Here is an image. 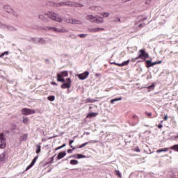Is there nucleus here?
Wrapping results in <instances>:
<instances>
[{"mask_svg":"<svg viewBox=\"0 0 178 178\" xmlns=\"http://www.w3.org/2000/svg\"><path fill=\"white\" fill-rule=\"evenodd\" d=\"M45 16H47L49 19H51V20H54L55 22H58L60 23L62 22V17L58 15V14L55 13L54 12H49L47 14L44 15H40L39 19L41 20H43V22H47V17Z\"/></svg>","mask_w":178,"mask_h":178,"instance_id":"1","label":"nucleus"},{"mask_svg":"<svg viewBox=\"0 0 178 178\" xmlns=\"http://www.w3.org/2000/svg\"><path fill=\"white\" fill-rule=\"evenodd\" d=\"M69 72L67 71H63L60 73L57 74V81L60 83H65V79L63 77H67Z\"/></svg>","mask_w":178,"mask_h":178,"instance_id":"2","label":"nucleus"},{"mask_svg":"<svg viewBox=\"0 0 178 178\" xmlns=\"http://www.w3.org/2000/svg\"><path fill=\"white\" fill-rule=\"evenodd\" d=\"M139 55L138 57H136V59H143V60H145V59H148L149 58V55L148 53L145 52V49H143L139 50Z\"/></svg>","mask_w":178,"mask_h":178,"instance_id":"3","label":"nucleus"},{"mask_svg":"<svg viewBox=\"0 0 178 178\" xmlns=\"http://www.w3.org/2000/svg\"><path fill=\"white\" fill-rule=\"evenodd\" d=\"M21 112L22 115H25L26 116H27L29 115H34V113H35V110L24 108L22 109Z\"/></svg>","mask_w":178,"mask_h":178,"instance_id":"4","label":"nucleus"},{"mask_svg":"<svg viewBox=\"0 0 178 178\" xmlns=\"http://www.w3.org/2000/svg\"><path fill=\"white\" fill-rule=\"evenodd\" d=\"M66 81V83H63L60 86L63 90H65V88H70V87H72V79H70V78H67Z\"/></svg>","mask_w":178,"mask_h":178,"instance_id":"5","label":"nucleus"},{"mask_svg":"<svg viewBox=\"0 0 178 178\" xmlns=\"http://www.w3.org/2000/svg\"><path fill=\"white\" fill-rule=\"evenodd\" d=\"M6 139L3 136V134H0V148H6Z\"/></svg>","mask_w":178,"mask_h":178,"instance_id":"6","label":"nucleus"},{"mask_svg":"<svg viewBox=\"0 0 178 178\" xmlns=\"http://www.w3.org/2000/svg\"><path fill=\"white\" fill-rule=\"evenodd\" d=\"M44 30H51V31H56L57 33H66L65 29H58V28H55V27H49V26H47Z\"/></svg>","mask_w":178,"mask_h":178,"instance_id":"7","label":"nucleus"},{"mask_svg":"<svg viewBox=\"0 0 178 178\" xmlns=\"http://www.w3.org/2000/svg\"><path fill=\"white\" fill-rule=\"evenodd\" d=\"M90 75V72L88 71H86L82 74H79L78 75V78L79 80H86Z\"/></svg>","mask_w":178,"mask_h":178,"instance_id":"8","label":"nucleus"},{"mask_svg":"<svg viewBox=\"0 0 178 178\" xmlns=\"http://www.w3.org/2000/svg\"><path fill=\"white\" fill-rule=\"evenodd\" d=\"M130 63V60L124 61L122 63H118L115 62L111 63V65H115V66H119L120 67H123V66H127Z\"/></svg>","mask_w":178,"mask_h":178,"instance_id":"9","label":"nucleus"},{"mask_svg":"<svg viewBox=\"0 0 178 178\" xmlns=\"http://www.w3.org/2000/svg\"><path fill=\"white\" fill-rule=\"evenodd\" d=\"M66 22L67 23H71L72 24H81V22L73 18H69L68 19H66Z\"/></svg>","mask_w":178,"mask_h":178,"instance_id":"10","label":"nucleus"},{"mask_svg":"<svg viewBox=\"0 0 178 178\" xmlns=\"http://www.w3.org/2000/svg\"><path fill=\"white\" fill-rule=\"evenodd\" d=\"M37 159H38V156H36L31 163V164L26 168V171L29 170V169H31L34 165H35V162H37Z\"/></svg>","mask_w":178,"mask_h":178,"instance_id":"11","label":"nucleus"},{"mask_svg":"<svg viewBox=\"0 0 178 178\" xmlns=\"http://www.w3.org/2000/svg\"><path fill=\"white\" fill-rule=\"evenodd\" d=\"M105 29L104 28H94V29H89V33H98V31H104Z\"/></svg>","mask_w":178,"mask_h":178,"instance_id":"12","label":"nucleus"},{"mask_svg":"<svg viewBox=\"0 0 178 178\" xmlns=\"http://www.w3.org/2000/svg\"><path fill=\"white\" fill-rule=\"evenodd\" d=\"M87 20H89L91 22V23H96L97 17H93L92 15H88L86 17Z\"/></svg>","mask_w":178,"mask_h":178,"instance_id":"13","label":"nucleus"},{"mask_svg":"<svg viewBox=\"0 0 178 178\" xmlns=\"http://www.w3.org/2000/svg\"><path fill=\"white\" fill-rule=\"evenodd\" d=\"M65 156H66V152H59L57 156V159L59 161L60 159H62V158H65Z\"/></svg>","mask_w":178,"mask_h":178,"instance_id":"14","label":"nucleus"},{"mask_svg":"<svg viewBox=\"0 0 178 178\" xmlns=\"http://www.w3.org/2000/svg\"><path fill=\"white\" fill-rule=\"evenodd\" d=\"M169 149H170V148H169V147L160 149L156 150V153L160 154V152H168V151H169Z\"/></svg>","mask_w":178,"mask_h":178,"instance_id":"15","label":"nucleus"},{"mask_svg":"<svg viewBox=\"0 0 178 178\" xmlns=\"http://www.w3.org/2000/svg\"><path fill=\"white\" fill-rule=\"evenodd\" d=\"M4 9L8 12V13H13V10L10 9L9 6H4Z\"/></svg>","mask_w":178,"mask_h":178,"instance_id":"16","label":"nucleus"},{"mask_svg":"<svg viewBox=\"0 0 178 178\" xmlns=\"http://www.w3.org/2000/svg\"><path fill=\"white\" fill-rule=\"evenodd\" d=\"M99 18H96V23H97V24H101V23H104V18H102V17H99Z\"/></svg>","mask_w":178,"mask_h":178,"instance_id":"17","label":"nucleus"},{"mask_svg":"<svg viewBox=\"0 0 178 178\" xmlns=\"http://www.w3.org/2000/svg\"><path fill=\"white\" fill-rule=\"evenodd\" d=\"M118 101H122V97H118V98H115V99H113L110 101L111 104H115V102H118Z\"/></svg>","mask_w":178,"mask_h":178,"instance_id":"18","label":"nucleus"},{"mask_svg":"<svg viewBox=\"0 0 178 178\" xmlns=\"http://www.w3.org/2000/svg\"><path fill=\"white\" fill-rule=\"evenodd\" d=\"M97 115H98V113H89L86 118H89L90 119H91V118H95V116H97Z\"/></svg>","mask_w":178,"mask_h":178,"instance_id":"19","label":"nucleus"},{"mask_svg":"<svg viewBox=\"0 0 178 178\" xmlns=\"http://www.w3.org/2000/svg\"><path fill=\"white\" fill-rule=\"evenodd\" d=\"M151 62H152V60H147L145 61V63H146V67H147V69H149V67H151L152 65H151Z\"/></svg>","mask_w":178,"mask_h":178,"instance_id":"20","label":"nucleus"},{"mask_svg":"<svg viewBox=\"0 0 178 178\" xmlns=\"http://www.w3.org/2000/svg\"><path fill=\"white\" fill-rule=\"evenodd\" d=\"M170 149H172L173 151H176L178 152V145H174L171 147H170Z\"/></svg>","mask_w":178,"mask_h":178,"instance_id":"21","label":"nucleus"},{"mask_svg":"<svg viewBox=\"0 0 178 178\" xmlns=\"http://www.w3.org/2000/svg\"><path fill=\"white\" fill-rule=\"evenodd\" d=\"M41 152V145H36V154H40Z\"/></svg>","mask_w":178,"mask_h":178,"instance_id":"22","label":"nucleus"},{"mask_svg":"<svg viewBox=\"0 0 178 178\" xmlns=\"http://www.w3.org/2000/svg\"><path fill=\"white\" fill-rule=\"evenodd\" d=\"M29 137V135L28 134H24L22 136V141H27V138Z\"/></svg>","mask_w":178,"mask_h":178,"instance_id":"23","label":"nucleus"},{"mask_svg":"<svg viewBox=\"0 0 178 178\" xmlns=\"http://www.w3.org/2000/svg\"><path fill=\"white\" fill-rule=\"evenodd\" d=\"M74 143V140H70L69 145L71 148H73V149H76V147H73V145H72V144Z\"/></svg>","mask_w":178,"mask_h":178,"instance_id":"24","label":"nucleus"},{"mask_svg":"<svg viewBox=\"0 0 178 178\" xmlns=\"http://www.w3.org/2000/svg\"><path fill=\"white\" fill-rule=\"evenodd\" d=\"M47 99H48V101H51V102L55 101V96H54V95L49 96L47 97Z\"/></svg>","mask_w":178,"mask_h":178,"instance_id":"25","label":"nucleus"},{"mask_svg":"<svg viewBox=\"0 0 178 178\" xmlns=\"http://www.w3.org/2000/svg\"><path fill=\"white\" fill-rule=\"evenodd\" d=\"M70 163H71V165H77L79 163V161H77V160H71Z\"/></svg>","mask_w":178,"mask_h":178,"instance_id":"26","label":"nucleus"},{"mask_svg":"<svg viewBox=\"0 0 178 178\" xmlns=\"http://www.w3.org/2000/svg\"><path fill=\"white\" fill-rule=\"evenodd\" d=\"M115 175L116 176H118V177L122 178V174L120 173V171L115 170Z\"/></svg>","mask_w":178,"mask_h":178,"instance_id":"27","label":"nucleus"},{"mask_svg":"<svg viewBox=\"0 0 178 178\" xmlns=\"http://www.w3.org/2000/svg\"><path fill=\"white\" fill-rule=\"evenodd\" d=\"M109 13H102V16H103V17H109Z\"/></svg>","mask_w":178,"mask_h":178,"instance_id":"28","label":"nucleus"},{"mask_svg":"<svg viewBox=\"0 0 178 178\" xmlns=\"http://www.w3.org/2000/svg\"><path fill=\"white\" fill-rule=\"evenodd\" d=\"M81 158H86V156H84L83 154H76L77 159H81Z\"/></svg>","mask_w":178,"mask_h":178,"instance_id":"29","label":"nucleus"},{"mask_svg":"<svg viewBox=\"0 0 178 178\" xmlns=\"http://www.w3.org/2000/svg\"><path fill=\"white\" fill-rule=\"evenodd\" d=\"M145 114L146 115V116H148V118L152 119V113L145 112Z\"/></svg>","mask_w":178,"mask_h":178,"instance_id":"30","label":"nucleus"},{"mask_svg":"<svg viewBox=\"0 0 178 178\" xmlns=\"http://www.w3.org/2000/svg\"><path fill=\"white\" fill-rule=\"evenodd\" d=\"M133 151H135L136 152H140V149L138 146L133 149Z\"/></svg>","mask_w":178,"mask_h":178,"instance_id":"31","label":"nucleus"},{"mask_svg":"<svg viewBox=\"0 0 178 178\" xmlns=\"http://www.w3.org/2000/svg\"><path fill=\"white\" fill-rule=\"evenodd\" d=\"M73 6H76V7L81 8V7H83V5H82V4H80V3H74L73 4Z\"/></svg>","mask_w":178,"mask_h":178,"instance_id":"32","label":"nucleus"},{"mask_svg":"<svg viewBox=\"0 0 178 178\" xmlns=\"http://www.w3.org/2000/svg\"><path fill=\"white\" fill-rule=\"evenodd\" d=\"M88 144V142H86L82 145H81L80 146L78 147V148H83V147H86V145H87Z\"/></svg>","mask_w":178,"mask_h":178,"instance_id":"33","label":"nucleus"},{"mask_svg":"<svg viewBox=\"0 0 178 178\" xmlns=\"http://www.w3.org/2000/svg\"><path fill=\"white\" fill-rule=\"evenodd\" d=\"M5 55H9V52L8 51H5L4 53H2L0 55V58H2V56H5Z\"/></svg>","mask_w":178,"mask_h":178,"instance_id":"34","label":"nucleus"},{"mask_svg":"<svg viewBox=\"0 0 178 178\" xmlns=\"http://www.w3.org/2000/svg\"><path fill=\"white\" fill-rule=\"evenodd\" d=\"M78 37H80V38H85V37H87V34H79L78 35Z\"/></svg>","mask_w":178,"mask_h":178,"instance_id":"35","label":"nucleus"},{"mask_svg":"<svg viewBox=\"0 0 178 178\" xmlns=\"http://www.w3.org/2000/svg\"><path fill=\"white\" fill-rule=\"evenodd\" d=\"M138 22H144V20H145V19L143 18V17L139 16L138 17Z\"/></svg>","mask_w":178,"mask_h":178,"instance_id":"36","label":"nucleus"},{"mask_svg":"<svg viewBox=\"0 0 178 178\" xmlns=\"http://www.w3.org/2000/svg\"><path fill=\"white\" fill-rule=\"evenodd\" d=\"M29 122V118H26L23 119V123H27Z\"/></svg>","mask_w":178,"mask_h":178,"instance_id":"37","label":"nucleus"},{"mask_svg":"<svg viewBox=\"0 0 178 178\" xmlns=\"http://www.w3.org/2000/svg\"><path fill=\"white\" fill-rule=\"evenodd\" d=\"M4 159H5V155L0 156V161H1V162H3V161H4Z\"/></svg>","mask_w":178,"mask_h":178,"instance_id":"38","label":"nucleus"},{"mask_svg":"<svg viewBox=\"0 0 178 178\" xmlns=\"http://www.w3.org/2000/svg\"><path fill=\"white\" fill-rule=\"evenodd\" d=\"M144 26H145V24H140L138 25L139 29H143V27H144Z\"/></svg>","mask_w":178,"mask_h":178,"instance_id":"39","label":"nucleus"},{"mask_svg":"<svg viewBox=\"0 0 178 178\" xmlns=\"http://www.w3.org/2000/svg\"><path fill=\"white\" fill-rule=\"evenodd\" d=\"M87 102H90V103H92V102H95V100L89 99H87Z\"/></svg>","mask_w":178,"mask_h":178,"instance_id":"40","label":"nucleus"},{"mask_svg":"<svg viewBox=\"0 0 178 178\" xmlns=\"http://www.w3.org/2000/svg\"><path fill=\"white\" fill-rule=\"evenodd\" d=\"M73 148H72V149H69L68 150H67V152H68V154H72V152H73Z\"/></svg>","mask_w":178,"mask_h":178,"instance_id":"41","label":"nucleus"},{"mask_svg":"<svg viewBox=\"0 0 178 178\" xmlns=\"http://www.w3.org/2000/svg\"><path fill=\"white\" fill-rule=\"evenodd\" d=\"M62 146H59V147H58L57 148H56L55 149V151H58V150H59V149H62Z\"/></svg>","mask_w":178,"mask_h":178,"instance_id":"42","label":"nucleus"},{"mask_svg":"<svg viewBox=\"0 0 178 178\" xmlns=\"http://www.w3.org/2000/svg\"><path fill=\"white\" fill-rule=\"evenodd\" d=\"M155 65H156V62H151L150 66H155Z\"/></svg>","mask_w":178,"mask_h":178,"instance_id":"43","label":"nucleus"},{"mask_svg":"<svg viewBox=\"0 0 178 178\" xmlns=\"http://www.w3.org/2000/svg\"><path fill=\"white\" fill-rule=\"evenodd\" d=\"M163 127V125H162L161 124H159V125H158V128L159 129H162Z\"/></svg>","mask_w":178,"mask_h":178,"instance_id":"44","label":"nucleus"},{"mask_svg":"<svg viewBox=\"0 0 178 178\" xmlns=\"http://www.w3.org/2000/svg\"><path fill=\"white\" fill-rule=\"evenodd\" d=\"M156 65H161L162 63V60L156 61Z\"/></svg>","mask_w":178,"mask_h":178,"instance_id":"45","label":"nucleus"},{"mask_svg":"<svg viewBox=\"0 0 178 178\" xmlns=\"http://www.w3.org/2000/svg\"><path fill=\"white\" fill-rule=\"evenodd\" d=\"M136 60H137V57L131 60V62H136Z\"/></svg>","mask_w":178,"mask_h":178,"instance_id":"46","label":"nucleus"},{"mask_svg":"<svg viewBox=\"0 0 178 178\" xmlns=\"http://www.w3.org/2000/svg\"><path fill=\"white\" fill-rule=\"evenodd\" d=\"M163 120H164V121L168 120V115H165V116H164Z\"/></svg>","mask_w":178,"mask_h":178,"instance_id":"47","label":"nucleus"},{"mask_svg":"<svg viewBox=\"0 0 178 178\" xmlns=\"http://www.w3.org/2000/svg\"><path fill=\"white\" fill-rule=\"evenodd\" d=\"M51 84H52V86H58V83L56 82H51Z\"/></svg>","mask_w":178,"mask_h":178,"instance_id":"48","label":"nucleus"},{"mask_svg":"<svg viewBox=\"0 0 178 178\" xmlns=\"http://www.w3.org/2000/svg\"><path fill=\"white\" fill-rule=\"evenodd\" d=\"M133 118L134 119H138V117H137V115H133Z\"/></svg>","mask_w":178,"mask_h":178,"instance_id":"49","label":"nucleus"},{"mask_svg":"<svg viewBox=\"0 0 178 178\" xmlns=\"http://www.w3.org/2000/svg\"><path fill=\"white\" fill-rule=\"evenodd\" d=\"M66 146V143H64L61 145L62 148H65V147Z\"/></svg>","mask_w":178,"mask_h":178,"instance_id":"50","label":"nucleus"},{"mask_svg":"<svg viewBox=\"0 0 178 178\" xmlns=\"http://www.w3.org/2000/svg\"><path fill=\"white\" fill-rule=\"evenodd\" d=\"M152 87H155V85H150V86H149V88H152Z\"/></svg>","mask_w":178,"mask_h":178,"instance_id":"51","label":"nucleus"},{"mask_svg":"<svg viewBox=\"0 0 178 178\" xmlns=\"http://www.w3.org/2000/svg\"><path fill=\"white\" fill-rule=\"evenodd\" d=\"M129 1H131V0H124V2H129Z\"/></svg>","mask_w":178,"mask_h":178,"instance_id":"52","label":"nucleus"},{"mask_svg":"<svg viewBox=\"0 0 178 178\" xmlns=\"http://www.w3.org/2000/svg\"><path fill=\"white\" fill-rule=\"evenodd\" d=\"M175 138H178V134L175 136Z\"/></svg>","mask_w":178,"mask_h":178,"instance_id":"53","label":"nucleus"},{"mask_svg":"<svg viewBox=\"0 0 178 178\" xmlns=\"http://www.w3.org/2000/svg\"><path fill=\"white\" fill-rule=\"evenodd\" d=\"M161 123H163V121H161Z\"/></svg>","mask_w":178,"mask_h":178,"instance_id":"54","label":"nucleus"},{"mask_svg":"<svg viewBox=\"0 0 178 178\" xmlns=\"http://www.w3.org/2000/svg\"><path fill=\"white\" fill-rule=\"evenodd\" d=\"M106 91H108L107 90H106Z\"/></svg>","mask_w":178,"mask_h":178,"instance_id":"55","label":"nucleus"}]
</instances>
